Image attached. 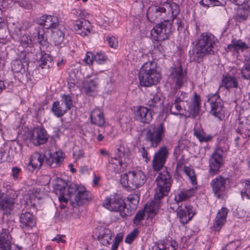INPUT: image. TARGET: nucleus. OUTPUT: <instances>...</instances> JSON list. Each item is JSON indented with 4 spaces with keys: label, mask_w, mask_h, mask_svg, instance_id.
Instances as JSON below:
<instances>
[{
    "label": "nucleus",
    "mask_w": 250,
    "mask_h": 250,
    "mask_svg": "<svg viewBox=\"0 0 250 250\" xmlns=\"http://www.w3.org/2000/svg\"><path fill=\"white\" fill-rule=\"evenodd\" d=\"M180 12L178 5L174 3L167 5V8L158 6H150L146 13L148 20L151 22L161 21L151 31L158 40L167 39L171 33L172 21Z\"/></svg>",
    "instance_id": "f257e3e1"
},
{
    "label": "nucleus",
    "mask_w": 250,
    "mask_h": 250,
    "mask_svg": "<svg viewBox=\"0 0 250 250\" xmlns=\"http://www.w3.org/2000/svg\"><path fill=\"white\" fill-rule=\"evenodd\" d=\"M65 181L56 177L54 183V191L59 196V200L66 203L69 200L73 204L81 206L89 199V192L83 187L71 184L68 187Z\"/></svg>",
    "instance_id": "f03ea898"
},
{
    "label": "nucleus",
    "mask_w": 250,
    "mask_h": 250,
    "mask_svg": "<svg viewBox=\"0 0 250 250\" xmlns=\"http://www.w3.org/2000/svg\"><path fill=\"white\" fill-rule=\"evenodd\" d=\"M217 42V38L211 33H202L197 41L194 53L197 58L213 54Z\"/></svg>",
    "instance_id": "7ed1b4c3"
},
{
    "label": "nucleus",
    "mask_w": 250,
    "mask_h": 250,
    "mask_svg": "<svg viewBox=\"0 0 250 250\" xmlns=\"http://www.w3.org/2000/svg\"><path fill=\"white\" fill-rule=\"evenodd\" d=\"M160 79V75L157 72L154 62H146L140 69L139 79L142 86H150L155 84Z\"/></svg>",
    "instance_id": "20e7f679"
},
{
    "label": "nucleus",
    "mask_w": 250,
    "mask_h": 250,
    "mask_svg": "<svg viewBox=\"0 0 250 250\" xmlns=\"http://www.w3.org/2000/svg\"><path fill=\"white\" fill-rule=\"evenodd\" d=\"M200 98L196 93L194 95L193 100L190 105L187 107L185 105H182L174 100V103L167 104V108L169 110L171 114L178 115L181 114H188V117L195 118L199 114Z\"/></svg>",
    "instance_id": "39448f33"
},
{
    "label": "nucleus",
    "mask_w": 250,
    "mask_h": 250,
    "mask_svg": "<svg viewBox=\"0 0 250 250\" xmlns=\"http://www.w3.org/2000/svg\"><path fill=\"white\" fill-rule=\"evenodd\" d=\"M154 200L160 203V200L166 196L170 190L171 186V178L167 171L159 173L156 180Z\"/></svg>",
    "instance_id": "423d86ee"
},
{
    "label": "nucleus",
    "mask_w": 250,
    "mask_h": 250,
    "mask_svg": "<svg viewBox=\"0 0 250 250\" xmlns=\"http://www.w3.org/2000/svg\"><path fill=\"white\" fill-rule=\"evenodd\" d=\"M146 176L141 170L129 171L122 174L120 182L124 187L134 190L142 186L146 182Z\"/></svg>",
    "instance_id": "0eeeda50"
},
{
    "label": "nucleus",
    "mask_w": 250,
    "mask_h": 250,
    "mask_svg": "<svg viewBox=\"0 0 250 250\" xmlns=\"http://www.w3.org/2000/svg\"><path fill=\"white\" fill-rule=\"evenodd\" d=\"M165 131L163 123L151 125L146 129L145 140L150 143L151 146L156 147L165 136Z\"/></svg>",
    "instance_id": "6e6552de"
},
{
    "label": "nucleus",
    "mask_w": 250,
    "mask_h": 250,
    "mask_svg": "<svg viewBox=\"0 0 250 250\" xmlns=\"http://www.w3.org/2000/svg\"><path fill=\"white\" fill-rule=\"evenodd\" d=\"M207 103L210 106V113L219 120H222L225 117L224 104L218 94H209L207 96Z\"/></svg>",
    "instance_id": "1a4fd4ad"
},
{
    "label": "nucleus",
    "mask_w": 250,
    "mask_h": 250,
    "mask_svg": "<svg viewBox=\"0 0 250 250\" xmlns=\"http://www.w3.org/2000/svg\"><path fill=\"white\" fill-rule=\"evenodd\" d=\"M104 207L111 211L119 212L122 217L127 215L125 204L119 197L111 195L106 197L103 202Z\"/></svg>",
    "instance_id": "9d476101"
},
{
    "label": "nucleus",
    "mask_w": 250,
    "mask_h": 250,
    "mask_svg": "<svg viewBox=\"0 0 250 250\" xmlns=\"http://www.w3.org/2000/svg\"><path fill=\"white\" fill-rule=\"evenodd\" d=\"M169 79L177 89L180 88L187 82V71L183 69L181 62H177L169 70Z\"/></svg>",
    "instance_id": "9b49d317"
},
{
    "label": "nucleus",
    "mask_w": 250,
    "mask_h": 250,
    "mask_svg": "<svg viewBox=\"0 0 250 250\" xmlns=\"http://www.w3.org/2000/svg\"><path fill=\"white\" fill-rule=\"evenodd\" d=\"M159 207V203L158 201H151L150 203H147L144 209L139 211L135 215L133 218V223L136 226L141 225L145 213H147L148 218L152 219L157 214Z\"/></svg>",
    "instance_id": "f8f14e48"
},
{
    "label": "nucleus",
    "mask_w": 250,
    "mask_h": 250,
    "mask_svg": "<svg viewBox=\"0 0 250 250\" xmlns=\"http://www.w3.org/2000/svg\"><path fill=\"white\" fill-rule=\"evenodd\" d=\"M168 149L166 146H162L155 153L152 163L155 171H159L163 168L168 157Z\"/></svg>",
    "instance_id": "ddd939ff"
},
{
    "label": "nucleus",
    "mask_w": 250,
    "mask_h": 250,
    "mask_svg": "<svg viewBox=\"0 0 250 250\" xmlns=\"http://www.w3.org/2000/svg\"><path fill=\"white\" fill-rule=\"evenodd\" d=\"M223 151L220 148H217L211 155L209 160V173L216 174L223 164Z\"/></svg>",
    "instance_id": "4468645a"
},
{
    "label": "nucleus",
    "mask_w": 250,
    "mask_h": 250,
    "mask_svg": "<svg viewBox=\"0 0 250 250\" xmlns=\"http://www.w3.org/2000/svg\"><path fill=\"white\" fill-rule=\"evenodd\" d=\"M181 152L180 147L178 146L175 148L173 153L174 157H175V158L177 160V170H181L183 169L184 172L188 177L192 184L193 185H195L197 183L196 177L194 170L190 167H184L183 168V163L180 161V160L178 159L181 154ZM179 159H180V158Z\"/></svg>",
    "instance_id": "2eb2a0df"
},
{
    "label": "nucleus",
    "mask_w": 250,
    "mask_h": 250,
    "mask_svg": "<svg viewBox=\"0 0 250 250\" xmlns=\"http://www.w3.org/2000/svg\"><path fill=\"white\" fill-rule=\"evenodd\" d=\"M195 213V209L191 206L185 204L178 208L177 214L180 222L184 224L190 220Z\"/></svg>",
    "instance_id": "dca6fc26"
},
{
    "label": "nucleus",
    "mask_w": 250,
    "mask_h": 250,
    "mask_svg": "<svg viewBox=\"0 0 250 250\" xmlns=\"http://www.w3.org/2000/svg\"><path fill=\"white\" fill-rule=\"evenodd\" d=\"M29 139L35 146L44 144L47 140L46 132L44 128H34L30 134Z\"/></svg>",
    "instance_id": "f3484780"
},
{
    "label": "nucleus",
    "mask_w": 250,
    "mask_h": 250,
    "mask_svg": "<svg viewBox=\"0 0 250 250\" xmlns=\"http://www.w3.org/2000/svg\"><path fill=\"white\" fill-rule=\"evenodd\" d=\"M236 130L243 135L244 138L250 136V115L247 117H240L236 121Z\"/></svg>",
    "instance_id": "a211bd4d"
},
{
    "label": "nucleus",
    "mask_w": 250,
    "mask_h": 250,
    "mask_svg": "<svg viewBox=\"0 0 250 250\" xmlns=\"http://www.w3.org/2000/svg\"><path fill=\"white\" fill-rule=\"evenodd\" d=\"M38 23L47 29H54L57 28L59 24V20L56 16L44 15L37 21Z\"/></svg>",
    "instance_id": "6ab92c4d"
},
{
    "label": "nucleus",
    "mask_w": 250,
    "mask_h": 250,
    "mask_svg": "<svg viewBox=\"0 0 250 250\" xmlns=\"http://www.w3.org/2000/svg\"><path fill=\"white\" fill-rule=\"evenodd\" d=\"M18 197V194L15 190L10 189L4 197L0 198V209H11Z\"/></svg>",
    "instance_id": "aec40b11"
},
{
    "label": "nucleus",
    "mask_w": 250,
    "mask_h": 250,
    "mask_svg": "<svg viewBox=\"0 0 250 250\" xmlns=\"http://www.w3.org/2000/svg\"><path fill=\"white\" fill-rule=\"evenodd\" d=\"M73 28L77 34L84 37L90 32V23L84 19L77 20L73 23Z\"/></svg>",
    "instance_id": "412c9836"
},
{
    "label": "nucleus",
    "mask_w": 250,
    "mask_h": 250,
    "mask_svg": "<svg viewBox=\"0 0 250 250\" xmlns=\"http://www.w3.org/2000/svg\"><path fill=\"white\" fill-rule=\"evenodd\" d=\"M248 48V45L241 40L233 39L231 43L228 45L226 51L228 52H232L233 55L238 56L240 52H243Z\"/></svg>",
    "instance_id": "4be33fe9"
},
{
    "label": "nucleus",
    "mask_w": 250,
    "mask_h": 250,
    "mask_svg": "<svg viewBox=\"0 0 250 250\" xmlns=\"http://www.w3.org/2000/svg\"><path fill=\"white\" fill-rule=\"evenodd\" d=\"M226 180L222 176H218L211 181L210 186L215 195L217 197H220V194L225 191Z\"/></svg>",
    "instance_id": "5701e85b"
},
{
    "label": "nucleus",
    "mask_w": 250,
    "mask_h": 250,
    "mask_svg": "<svg viewBox=\"0 0 250 250\" xmlns=\"http://www.w3.org/2000/svg\"><path fill=\"white\" fill-rule=\"evenodd\" d=\"M127 164L118 157L111 158L107 167L110 171L119 173L123 171L127 167Z\"/></svg>",
    "instance_id": "b1692460"
},
{
    "label": "nucleus",
    "mask_w": 250,
    "mask_h": 250,
    "mask_svg": "<svg viewBox=\"0 0 250 250\" xmlns=\"http://www.w3.org/2000/svg\"><path fill=\"white\" fill-rule=\"evenodd\" d=\"M234 19L236 22H242L250 19V7L247 4H244L239 6L236 14L234 16Z\"/></svg>",
    "instance_id": "393cba45"
},
{
    "label": "nucleus",
    "mask_w": 250,
    "mask_h": 250,
    "mask_svg": "<svg viewBox=\"0 0 250 250\" xmlns=\"http://www.w3.org/2000/svg\"><path fill=\"white\" fill-rule=\"evenodd\" d=\"M193 135L200 143H207L210 141L213 138L211 134H207L204 130L201 125L196 123L193 128Z\"/></svg>",
    "instance_id": "a878e982"
},
{
    "label": "nucleus",
    "mask_w": 250,
    "mask_h": 250,
    "mask_svg": "<svg viewBox=\"0 0 250 250\" xmlns=\"http://www.w3.org/2000/svg\"><path fill=\"white\" fill-rule=\"evenodd\" d=\"M228 210L222 208L218 210L213 223V229L215 231H219L226 222Z\"/></svg>",
    "instance_id": "bb28decb"
},
{
    "label": "nucleus",
    "mask_w": 250,
    "mask_h": 250,
    "mask_svg": "<svg viewBox=\"0 0 250 250\" xmlns=\"http://www.w3.org/2000/svg\"><path fill=\"white\" fill-rule=\"evenodd\" d=\"M64 159L63 153L62 151H56L49 153L46 156V161L48 165L52 167H56L61 165Z\"/></svg>",
    "instance_id": "cd10ccee"
},
{
    "label": "nucleus",
    "mask_w": 250,
    "mask_h": 250,
    "mask_svg": "<svg viewBox=\"0 0 250 250\" xmlns=\"http://www.w3.org/2000/svg\"><path fill=\"white\" fill-rule=\"evenodd\" d=\"M20 221L21 227L26 229H31L36 224L34 216L28 212L22 213L20 216Z\"/></svg>",
    "instance_id": "c85d7f7f"
},
{
    "label": "nucleus",
    "mask_w": 250,
    "mask_h": 250,
    "mask_svg": "<svg viewBox=\"0 0 250 250\" xmlns=\"http://www.w3.org/2000/svg\"><path fill=\"white\" fill-rule=\"evenodd\" d=\"M135 117L137 120L143 123H149L152 120V116L147 108L140 106L138 108Z\"/></svg>",
    "instance_id": "c756f323"
},
{
    "label": "nucleus",
    "mask_w": 250,
    "mask_h": 250,
    "mask_svg": "<svg viewBox=\"0 0 250 250\" xmlns=\"http://www.w3.org/2000/svg\"><path fill=\"white\" fill-rule=\"evenodd\" d=\"M12 237L8 230L3 229L0 234V250H8L11 248Z\"/></svg>",
    "instance_id": "7c9ffc66"
},
{
    "label": "nucleus",
    "mask_w": 250,
    "mask_h": 250,
    "mask_svg": "<svg viewBox=\"0 0 250 250\" xmlns=\"http://www.w3.org/2000/svg\"><path fill=\"white\" fill-rule=\"evenodd\" d=\"M98 87V83L96 78H87L83 82V89L85 93L88 95H91L92 92L96 91Z\"/></svg>",
    "instance_id": "2f4dec72"
},
{
    "label": "nucleus",
    "mask_w": 250,
    "mask_h": 250,
    "mask_svg": "<svg viewBox=\"0 0 250 250\" xmlns=\"http://www.w3.org/2000/svg\"><path fill=\"white\" fill-rule=\"evenodd\" d=\"M91 122L93 124L102 126L104 123V118L103 111L99 108L94 109L90 114Z\"/></svg>",
    "instance_id": "473e14b6"
},
{
    "label": "nucleus",
    "mask_w": 250,
    "mask_h": 250,
    "mask_svg": "<svg viewBox=\"0 0 250 250\" xmlns=\"http://www.w3.org/2000/svg\"><path fill=\"white\" fill-rule=\"evenodd\" d=\"M65 30V27L62 25L53 29L52 38L56 45H60L63 41Z\"/></svg>",
    "instance_id": "72a5a7b5"
},
{
    "label": "nucleus",
    "mask_w": 250,
    "mask_h": 250,
    "mask_svg": "<svg viewBox=\"0 0 250 250\" xmlns=\"http://www.w3.org/2000/svg\"><path fill=\"white\" fill-rule=\"evenodd\" d=\"M112 236V233L109 229L101 228L98 237L103 245L106 246L110 244Z\"/></svg>",
    "instance_id": "f704fd0d"
},
{
    "label": "nucleus",
    "mask_w": 250,
    "mask_h": 250,
    "mask_svg": "<svg viewBox=\"0 0 250 250\" xmlns=\"http://www.w3.org/2000/svg\"><path fill=\"white\" fill-rule=\"evenodd\" d=\"M33 40L40 43L41 45H46V39L44 37V31L41 27L36 28L32 33Z\"/></svg>",
    "instance_id": "c9c22d12"
},
{
    "label": "nucleus",
    "mask_w": 250,
    "mask_h": 250,
    "mask_svg": "<svg viewBox=\"0 0 250 250\" xmlns=\"http://www.w3.org/2000/svg\"><path fill=\"white\" fill-rule=\"evenodd\" d=\"M221 85L227 89L237 88L238 86V82L236 78L230 75L223 76Z\"/></svg>",
    "instance_id": "e433bc0d"
},
{
    "label": "nucleus",
    "mask_w": 250,
    "mask_h": 250,
    "mask_svg": "<svg viewBox=\"0 0 250 250\" xmlns=\"http://www.w3.org/2000/svg\"><path fill=\"white\" fill-rule=\"evenodd\" d=\"M194 193V190L193 189L189 190H180L175 196L174 200L177 203L186 201L192 197Z\"/></svg>",
    "instance_id": "4c0bfd02"
},
{
    "label": "nucleus",
    "mask_w": 250,
    "mask_h": 250,
    "mask_svg": "<svg viewBox=\"0 0 250 250\" xmlns=\"http://www.w3.org/2000/svg\"><path fill=\"white\" fill-rule=\"evenodd\" d=\"M147 104L151 110L155 112L157 111V109L161 107L162 104L160 96L157 94L151 95Z\"/></svg>",
    "instance_id": "58836bf2"
},
{
    "label": "nucleus",
    "mask_w": 250,
    "mask_h": 250,
    "mask_svg": "<svg viewBox=\"0 0 250 250\" xmlns=\"http://www.w3.org/2000/svg\"><path fill=\"white\" fill-rule=\"evenodd\" d=\"M130 149L124 145H121L118 148V158L122 159L124 163L128 164L130 162Z\"/></svg>",
    "instance_id": "ea45409f"
},
{
    "label": "nucleus",
    "mask_w": 250,
    "mask_h": 250,
    "mask_svg": "<svg viewBox=\"0 0 250 250\" xmlns=\"http://www.w3.org/2000/svg\"><path fill=\"white\" fill-rule=\"evenodd\" d=\"M51 110L54 115L58 118L62 117L67 111L64 105L58 101L53 103Z\"/></svg>",
    "instance_id": "a19ab883"
},
{
    "label": "nucleus",
    "mask_w": 250,
    "mask_h": 250,
    "mask_svg": "<svg viewBox=\"0 0 250 250\" xmlns=\"http://www.w3.org/2000/svg\"><path fill=\"white\" fill-rule=\"evenodd\" d=\"M43 160V156L41 153L35 152L31 155L29 163L34 168H38L42 166Z\"/></svg>",
    "instance_id": "79ce46f5"
},
{
    "label": "nucleus",
    "mask_w": 250,
    "mask_h": 250,
    "mask_svg": "<svg viewBox=\"0 0 250 250\" xmlns=\"http://www.w3.org/2000/svg\"><path fill=\"white\" fill-rule=\"evenodd\" d=\"M39 67L42 69L48 70L52 66V59L51 57L47 54L42 55L40 60Z\"/></svg>",
    "instance_id": "37998d69"
},
{
    "label": "nucleus",
    "mask_w": 250,
    "mask_h": 250,
    "mask_svg": "<svg viewBox=\"0 0 250 250\" xmlns=\"http://www.w3.org/2000/svg\"><path fill=\"white\" fill-rule=\"evenodd\" d=\"M188 94L183 91H179L177 93L176 97L174 100L182 105H185L187 107L190 104H188Z\"/></svg>",
    "instance_id": "c03bdc74"
},
{
    "label": "nucleus",
    "mask_w": 250,
    "mask_h": 250,
    "mask_svg": "<svg viewBox=\"0 0 250 250\" xmlns=\"http://www.w3.org/2000/svg\"><path fill=\"white\" fill-rule=\"evenodd\" d=\"M127 200L129 202L130 207L135 209L139 202V196L138 194H132L127 196Z\"/></svg>",
    "instance_id": "a18cd8bd"
},
{
    "label": "nucleus",
    "mask_w": 250,
    "mask_h": 250,
    "mask_svg": "<svg viewBox=\"0 0 250 250\" xmlns=\"http://www.w3.org/2000/svg\"><path fill=\"white\" fill-rule=\"evenodd\" d=\"M61 102V103L64 105L67 110H70L73 106L72 100L71 97L69 95H62Z\"/></svg>",
    "instance_id": "49530a36"
},
{
    "label": "nucleus",
    "mask_w": 250,
    "mask_h": 250,
    "mask_svg": "<svg viewBox=\"0 0 250 250\" xmlns=\"http://www.w3.org/2000/svg\"><path fill=\"white\" fill-rule=\"evenodd\" d=\"M223 0H201L200 4L205 7L218 6L222 4Z\"/></svg>",
    "instance_id": "de8ad7c7"
},
{
    "label": "nucleus",
    "mask_w": 250,
    "mask_h": 250,
    "mask_svg": "<svg viewBox=\"0 0 250 250\" xmlns=\"http://www.w3.org/2000/svg\"><path fill=\"white\" fill-rule=\"evenodd\" d=\"M23 68V64L21 61L15 60L13 62L12 69L15 72H20Z\"/></svg>",
    "instance_id": "09e8293b"
},
{
    "label": "nucleus",
    "mask_w": 250,
    "mask_h": 250,
    "mask_svg": "<svg viewBox=\"0 0 250 250\" xmlns=\"http://www.w3.org/2000/svg\"><path fill=\"white\" fill-rule=\"evenodd\" d=\"M123 239V235L121 233H118L111 246V250H117L118 248L119 244Z\"/></svg>",
    "instance_id": "8fccbe9b"
},
{
    "label": "nucleus",
    "mask_w": 250,
    "mask_h": 250,
    "mask_svg": "<svg viewBox=\"0 0 250 250\" xmlns=\"http://www.w3.org/2000/svg\"><path fill=\"white\" fill-rule=\"evenodd\" d=\"M123 239V235L121 233H118L111 246V250H117L118 248L119 244Z\"/></svg>",
    "instance_id": "3c124183"
},
{
    "label": "nucleus",
    "mask_w": 250,
    "mask_h": 250,
    "mask_svg": "<svg viewBox=\"0 0 250 250\" xmlns=\"http://www.w3.org/2000/svg\"><path fill=\"white\" fill-rule=\"evenodd\" d=\"M241 195L243 198L246 197L250 199V181H246L244 190L241 191Z\"/></svg>",
    "instance_id": "603ef678"
},
{
    "label": "nucleus",
    "mask_w": 250,
    "mask_h": 250,
    "mask_svg": "<svg viewBox=\"0 0 250 250\" xmlns=\"http://www.w3.org/2000/svg\"><path fill=\"white\" fill-rule=\"evenodd\" d=\"M106 60V57L104 53H97L94 55V61L99 64L104 63Z\"/></svg>",
    "instance_id": "864d4df0"
},
{
    "label": "nucleus",
    "mask_w": 250,
    "mask_h": 250,
    "mask_svg": "<svg viewBox=\"0 0 250 250\" xmlns=\"http://www.w3.org/2000/svg\"><path fill=\"white\" fill-rule=\"evenodd\" d=\"M242 77L246 80H250V67L245 65L241 69Z\"/></svg>",
    "instance_id": "5fc2aeb1"
},
{
    "label": "nucleus",
    "mask_w": 250,
    "mask_h": 250,
    "mask_svg": "<svg viewBox=\"0 0 250 250\" xmlns=\"http://www.w3.org/2000/svg\"><path fill=\"white\" fill-rule=\"evenodd\" d=\"M83 61L87 64L89 65H92L93 62L94 61V55L91 52H87Z\"/></svg>",
    "instance_id": "6e6d98bb"
},
{
    "label": "nucleus",
    "mask_w": 250,
    "mask_h": 250,
    "mask_svg": "<svg viewBox=\"0 0 250 250\" xmlns=\"http://www.w3.org/2000/svg\"><path fill=\"white\" fill-rule=\"evenodd\" d=\"M107 41L109 44V45L113 48H116L118 46V42L117 38L115 37H109L107 39Z\"/></svg>",
    "instance_id": "4d7b16f0"
},
{
    "label": "nucleus",
    "mask_w": 250,
    "mask_h": 250,
    "mask_svg": "<svg viewBox=\"0 0 250 250\" xmlns=\"http://www.w3.org/2000/svg\"><path fill=\"white\" fill-rule=\"evenodd\" d=\"M21 42L23 46H27L31 42V38H29L27 35H23L21 38Z\"/></svg>",
    "instance_id": "13d9d810"
},
{
    "label": "nucleus",
    "mask_w": 250,
    "mask_h": 250,
    "mask_svg": "<svg viewBox=\"0 0 250 250\" xmlns=\"http://www.w3.org/2000/svg\"><path fill=\"white\" fill-rule=\"evenodd\" d=\"M73 14L76 15L77 17L83 18L84 17V11L81 9H77L73 10Z\"/></svg>",
    "instance_id": "bf43d9fd"
},
{
    "label": "nucleus",
    "mask_w": 250,
    "mask_h": 250,
    "mask_svg": "<svg viewBox=\"0 0 250 250\" xmlns=\"http://www.w3.org/2000/svg\"><path fill=\"white\" fill-rule=\"evenodd\" d=\"M153 36L154 37L155 40H157L158 42L156 43L157 48L155 49L156 50H158L160 53L163 54L164 52V48L163 45H162L161 43H160L159 42V41H162V40H158L157 38L155 37V36Z\"/></svg>",
    "instance_id": "052dcab7"
},
{
    "label": "nucleus",
    "mask_w": 250,
    "mask_h": 250,
    "mask_svg": "<svg viewBox=\"0 0 250 250\" xmlns=\"http://www.w3.org/2000/svg\"><path fill=\"white\" fill-rule=\"evenodd\" d=\"M21 170L20 168L17 167H14L12 169V175L14 179H17L18 177V175L21 172Z\"/></svg>",
    "instance_id": "680f3d73"
},
{
    "label": "nucleus",
    "mask_w": 250,
    "mask_h": 250,
    "mask_svg": "<svg viewBox=\"0 0 250 250\" xmlns=\"http://www.w3.org/2000/svg\"><path fill=\"white\" fill-rule=\"evenodd\" d=\"M64 236V235L58 234L56 237L52 239V241H56L57 243L62 242V243H65V240L62 239Z\"/></svg>",
    "instance_id": "e2e57ef3"
},
{
    "label": "nucleus",
    "mask_w": 250,
    "mask_h": 250,
    "mask_svg": "<svg viewBox=\"0 0 250 250\" xmlns=\"http://www.w3.org/2000/svg\"><path fill=\"white\" fill-rule=\"evenodd\" d=\"M234 4L240 6L243 5L244 4H247L246 2H248V0H229Z\"/></svg>",
    "instance_id": "0e129e2a"
},
{
    "label": "nucleus",
    "mask_w": 250,
    "mask_h": 250,
    "mask_svg": "<svg viewBox=\"0 0 250 250\" xmlns=\"http://www.w3.org/2000/svg\"><path fill=\"white\" fill-rule=\"evenodd\" d=\"M154 250H170V249L169 247L167 248L164 244H160L155 246Z\"/></svg>",
    "instance_id": "69168bd1"
},
{
    "label": "nucleus",
    "mask_w": 250,
    "mask_h": 250,
    "mask_svg": "<svg viewBox=\"0 0 250 250\" xmlns=\"http://www.w3.org/2000/svg\"><path fill=\"white\" fill-rule=\"evenodd\" d=\"M73 156L75 159H78L83 157V153L81 151H75L73 153Z\"/></svg>",
    "instance_id": "338daca9"
},
{
    "label": "nucleus",
    "mask_w": 250,
    "mask_h": 250,
    "mask_svg": "<svg viewBox=\"0 0 250 250\" xmlns=\"http://www.w3.org/2000/svg\"><path fill=\"white\" fill-rule=\"evenodd\" d=\"M69 83H70L73 84H75L77 83V79H76L74 73L71 74L69 75V79L68 80Z\"/></svg>",
    "instance_id": "774afa93"
}]
</instances>
